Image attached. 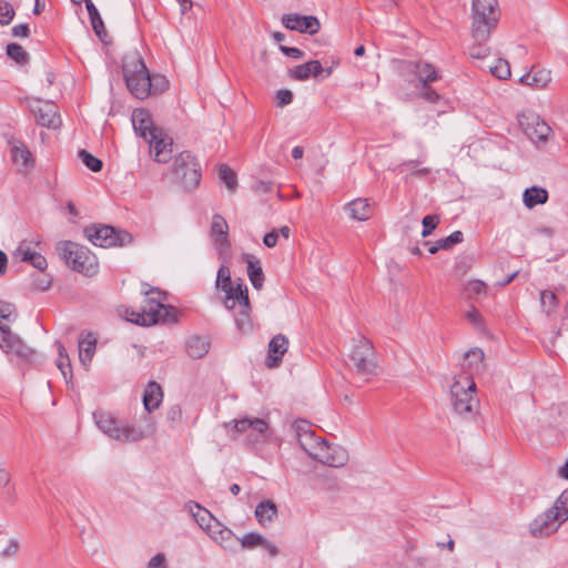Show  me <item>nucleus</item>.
<instances>
[{
  "label": "nucleus",
  "instance_id": "1",
  "mask_svg": "<svg viewBox=\"0 0 568 568\" xmlns=\"http://www.w3.org/2000/svg\"><path fill=\"white\" fill-rule=\"evenodd\" d=\"M93 419L104 435L121 443L141 442L156 432L155 422L148 416H144L143 425L124 424L105 412L93 413Z\"/></svg>",
  "mask_w": 568,
  "mask_h": 568
},
{
  "label": "nucleus",
  "instance_id": "2",
  "mask_svg": "<svg viewBox=\"0 0 568 568\" xmlns=\"http://www.w3.org/2000/svg\"><path fill=\"white\" fill-rule=\"evenodd\" d=\"M17 318L13 304L0 300V348L9 356H16L24 363H34L38 355L34 349L10 331V324Z\"/></svg>",
  "mask_w": 568,
  "mask_h": 568
},
{
  "label": "nucleus",
  "instance_id": "3",
  "mask_svg": "<svg viewBox=\"0 0 568 568\" xmlns=\"http://www.w3.org/2000/svg\"><path fill=\"white\" fill-rule=\"evenodd\" d=\"M499 21L497 0H473L470 36L476 40H489Z\"/></svg>",
  "mask_w": 568,
  "mask_h": 568
},
{
  "label": "nucleus",
  "instance_id": "4",
  "mask_svg": "<svg viewBox=\"0 0 568 568\" xmlns=\"http://www.w3.org/2000/svg\"><path fill=\"white\" fill-rule=\"evenodd\" d=\"M57 252L61 260L78 273L93 276L99 271L97 256L83 245L71 241H63L57 244Z\"/></svg>",
  "mask_w": 568,
  "mask_h": 568
},
{
  "label": "nucleus",
  "instance_id": "5",
  "mask_svg": "<svg viewBox=\"0 0 568 568\" xmlns=\"http://www.w3.org/2000/svg\"><path fill=\"white\" fill-rule=\"evenodd\" d=\"M123 74L129 91L135 98L145 99L151 94V75L139 53L135 52L126 55Z\"/></svg>",
  "mask_w": 568,
  "mask_h": 568
},
{
  "label": "nucleus",
  "instance_id": "6",
  "mask_svg": "<svg viewBox=\"0 0 568 568\" xmlns=\"http://www.w3.org/2000/svg\"><path fill=\"white\" fill-rule=\"evenodd\" d=\"M452 406L456 414L468 416L478 406L476 384L470 375H460L450 386Z\"/></svg>",
  "mask_w": 568,
  "mask_h": 568
},
{
  "label": "nucleus",
  "instance_id": "7",
  "mask_svg": "<svg viewBox=\"0 0 568 568\" xmlns=\"http://www.w3.org/2000/svg\"><path fill=\"white\" fill-rule=\"evenodd\" d=\"M165 295L160 291H152L151 296L145 297L142 308V317L136 320L142 326H151L156 323H172L176 321L178 310L163 304Z\"/></svg>",
  "mask_w": 568,
  "mask_h": 568
},
{
  "label": "nucleus",
  "instance_id": "8",
  "mask_svg": "<svg viewBox=\"0 0 568 568\" xmlns=\"http://www.w3.org/2000/svg\"><path fill=\"white\" fill-rule=\"evenodd\" d=\"M232 424V430L237 435H244L245 443L254 449H260L270 439V426L263 418L243 417L234 419ZM230 425L231 423L226 427Z\"/></svg>",
  "mask_w": 568,
  "mask_h": 568
},
{
  "label": "nucleus",
  "instance_id": "9",
  "mask_svg": "<svg viewBox=\"0 0 568 568\" xmlns=\"http://www.w3.org/2000/svg\"><path fill=\"white\" fill-rule=\"evenodd\" d=\"M349 361L359 376L368 378L377 374L375 351L372 343L365 337L354 339Z\"/></svg>",
  "mask_w": 568,
  "mask_h": 568
},
{
  "label": "nucleus",
  "instance_id": "10",
  "mask_svg": "<svg viewBox=\"0 0 568 568\" xmlns=\"http://www.w3.org/2000/svg\"><path fill=\"white\" fill-rule=\"evenodd\" d=\"M518 123L525 135L538 148L546 145L552 133L548 123L531 110L519 113Z\"/></svg>",
  "mask_w": 568,
  "mask_h": 568
},
{
  "label": "nucleus",
  "instance_id": "11",
  "mask_svg": "<svg viewBox=\"0 0 568 568\" xmlns=\"http://www.w3.org/2000/svg\"><path fill=\"white\" fill-rule=\"evenodd\" d=\"M87 239L95 246H125L132 242V235L110 225H92L84 229Z\"/></svg>",
  "mask_w": 568,
  "mask_h": 568
},
{
  "label": "nucleus",
  "instance_id": "12",
  "mask_svg": "<svg viewBox=\"0 0 568 568\" xmlns=\"http://www.w3.org/2000/svg\"><path fill=\"white\" fill-rule=\"evenodd\" d=\"M174 172L184 189L191 190L199 185L201 172L196 159L187 151L180 153L174 159Z\"/></svg>",
  "mask_w": 568,
  "mask_h": 568
},
{
  "label": "nucleus",
  "instance_id": "13",
  "mask_svg": "<svg viewBox=\"0 0 568 568\" xmlns=\"http://www.w3.org/2000/svg\"><path fill=\"white\" fill-rule=\"evenodd\" d=\"M307 455L331 467H342L348 458L347 452L343 447L331 446L326 440L323 444L307 445Z\"/></svg>",
  "mask_w": 568,
  "mask_h": 568
},
{
  "label": "nucleus",
  "instance_id": "14",
  "mask_svg": "<svg viewBox=\"0 0 568 568\" xmlns=\"http://www.w3.org/2000/svg\"><path fill=\"white\" fill-rule=\"evenodd\" d=\"M30 110L34 114L38 124L48 129H57L61 124L58 115L57 105L51 101L34 100L30 104Z\"/></svg>",
  "mask_w": 568,
  "mask_h": 568
},
{
  "label": "nucleus",
  "instance_id": "15",
  "mask_svg": "<svg viewBox=\"0 0 568 568\" xmlns=\"http://www.w3.org/2000/svg\"><path fill=\"white\" fill-rule=\"evenodd\" d=\"M561 524L564 521L559 519L556 513L547 509L529 524V530L534 537H548L556 532Z\"/></svg>",
  "mask_w": 568,
  "mask_h": 568
},
{
  "label": "nucleus",
  "instance_id": "16",
  "mask_svg": "<svg viewBox=\"0 0 568 568\" xmlns=\"http://www.w3.org/2000/svg\"><path fill=\"white\" fill-rule=\"evenodd\" d=\"M150 151L156 162L166 163L171 159L173 141L161 130H154L153 135L146 139Z\"/></svg>",
  "mask_w": 568,
  "mask_h": 568
},
{
  "label": "nucleus",
  "instance_id": "17",
  "mask_svg": "<svg viewBox=\"0 0 568 568\" xmlns=\"http://www.w3.org/2000/svg\"><path fill=\"white\" fill-rule=\"evenodd\" d=\"M282 23L288 30L307 32L310 34H315L320 30V21L313 16L288 13L282 17Z\"/></svg>",
  "mask_w": 568,
  "mask_h": 568
},
{
  "label": "nucleus",
  "instance_id": "18",
  "mask_svg": "<svg viewBox=\"0 0 568 568\" xmlns=\"http://www.w3.org/2000/svg\"><path fill=\"white\" fill-rule=\"evenodd\" d=\"M229 225L225 219L220 214H214L211 223V237L216 246L219 254H225L230 250Z\"/></svg>",
  "mask_w": 568,
  "mask_h": 568
},
{
  "label": "nucleus",
  "instance_id": "19",
  "mask_svg": "<svg viewBox=\"0 0 568 568\" xmlns=\"http://www.w3.org/2000/svg\"><path fill=\"white\" fill-rule=\"evenodd\" d=\"M288 339L283 334L275 335L268 343L265 365L268 368H276L282 363L283 355L287 352Z\"/></svg>",
  "mask_w": 568,
  "mask_h": 568
},
{
  "label": "nucleus",
  "instance_id": "20",
  "mask_svg": "<svg viewBox=\"0 0 568 568\" xmlns=\"http://www.w3.org/2000/svg\"><path fill=\"white\" fill-rule=\"evenodd\" d=\"M223 292L225 293L223 303L227 310L234 308L236 303L240 307L250 308L247 286L243 284L241 278H237V283L232 284L231 287Z\"/></svg>",
  "mask_w": 568,
  "mask_h": 568
},
{
  "label": "nucleus",
  "instance_id": "21",
  "mask_svg": "<svg viewBox=\"0 0 568 568\" xmlns=\"http://www.w3.org/2000/svg\"><path fill=\"white\" fill-rule=\"evenodd\" d=\"M132 125L135 133L142 136L144 140L153 135L154 130H161L162 128L153 124L151 114L145 109H135L132 113Z\"/></svg>",
  "mask_w": 568,
  "mask_h": 568
},
{
  "label": "nucleus",
  "instance_id": "22",
  "mask_svg": "<svg viewBox=\"0 0 568 568\" xmlns=\"http://www.w3.org/2000/svg\"><path fill=\"white\" fill-rule=\"evenodd\" d=\"M184 507L206 534L213 528L214 524L219 523V520L206 508L195 501H189Z\"/></svg>",
  "mask_w": 568,
  "mask_h": 568
},
{
  "label": "nucleus",
  "instance_id": "23",
  "mask_svg": "<svg viewBox=\"0 0 568 568\" xmlns=\"http://www.w3.org/2000/svg\"><path fill=\"white\" fill-rule=\"evenodd\" d=\"M207 536L225 550H235V535L224 526L221 521L213 525V528L207 532Z\"/></svg>",
  "mask_w": 568,
  "mask_h": 568
},
{
  "label": "nucleus",
  "instance_id": "24",
  "mask_svg": "<svg viewBox=\"0 0 568 568\" xmlns=\"http://www.w3.org/2000/svg\"><path fill=\"white\" fill-rule=\"evenodd\" d=\"M410 72L419 81L418 87L427 85L438 79V74L430 63L412 62L409 63Z\"/></svg>",
  "mask_w": 568,
  "mask_h": 568
},
{
  "label": "nucleus",
  "instance_id": "25",
  "mask_svg": "<svg viewBox=\"0 0 568 568\" xmlns=\"http://www.w3.org/2000/svg\"><path fill=\"white\" fill-rule=\"evenodd\" d=\"M345 210L356 221H366L372 215V207L366 199H355L346 204Z\"/></svg>",
  "mask_w": 568,
  "mask_h": 568
},
{
  "label": "nucleus",
  "instance_id": "26",
  "mask_svg": "<svg viewBox=\"0 0 568 568\" xmlns=\"http://www.w3.org/2000/svg\"><path fill=\"white\" fill-rule=\"evenodd\" d=\"M163 398L161 386L155 382H150L144 390L143 405L148 413L156 409Z\"/></svg>",
  "mask_w": 568,
  "mask_h": 568
},
{
  "label": "nucleus",
  "instance_id": "27",
  "mask_svg": "<svg viewBox=\"0 0 568 568\" xmlns=\"http://www.w3.org/2000/svg\"><path fill=\"white\" fill-rule=\"evenodd\" d=\"M324 71L321 62L318 60H312L306 63L296 65L294 69L290 70V75L295 80H306L311 75L317 77Z\"/></svg>",
  "mask_w": 568,
  "mask_h": 568
},
{
  "label": "nucleus",
  "instance_id": "28",
  "mask_svg": "<svg viewBox=\"0 0 568 568\" xmlns=\"http://www.w3.org/2000/svg\"><path fill=\"white\" fill-rule=\"evenodd\" d=\"M548 201V191L541 186H530L524 191L523 202L527 209L545 204Z\"/></svg>",
  "mask_w": 568,
  "mask_h": 568
},
{
  "label": "nucleus",
  "instance_id": "29",
  "mask_svg": "<svg viewBox=\"0 0 568 568\" xmlns=\"http://www.w3.org/2000/svg\"><path fill=\"white\" fill-rule=\"evenodd\" d=\"M0 496L9 504L17 499L16 486L11 481V473L3 465L0 466Z\"/></svg>",
  "mask_w": 568,
  "mask_h": 568
},
{
  "label": "nucleus",
  "instance_id": "30",
  "mask_svg": "<svg viewBox=\"0 0 568 568\" xmlns=\"http://www.w3.org/2000/svg\"><path fill=\"white\" fill-rule=\"evenodd\" d=\"M97 338L88 333L79 341V358L83 366H88L95 353Z\"/></svg>",
  "mask_w": 568,
  "mask_h": 568
},
{
  "label": "nucleus",
  "instance_id": "31",
  "mask_svg": "<svg viewBox=\"0 0 568 568\" xmlns=\"http://www.w3.org/2000/svg\"><path fill=\"white\" fill-rule=\"evenodd\" d=\"M210 349V342L206 337L191 336L186 341V352L192 358H202Z\"/></svg>",
  "mask_w": 568,
  "mask_h": 568
},
{
  "label": "nucleus",
  "instance_id": "32",
  "mask_svg": "<svg viewBox=\"0 0 568 568\" xmlns=\"http://www.w3.org/2000/svg\"><path fill=\"white\" fill-rule=\"evenodd\" d=\"M255 516L263 526L271 524L277 516V507L271 500L261 501L255 509Z\"/></svg>",
  "mask_w": 568,
  "mask_h": 568
},
{
  "label": "nucleus",
  "instance_id": "33",
  "mask_svg": "<svg viewBox=\"0 0 568 568\" xmlns=\"http://www.w3.org/2000/svg\"><path fill=\"white\" fill-rule=\"evenodd\" d=\"M550 81V71L544 69L534 73H526L520 78L521 83L536 88H545Z\"/></svg>",
  "mask_w": 568,
  "mask_h": 568
},
{
  "label": "nucleus",
  "instance_id": "34",
  "mask_svg": "<svg viewBox=\"0 0 568 568\" xmlns=\"http://www.w3.org/2000/svg\"><path fill=\"white\" fill-rule=\"evenodd\" d=\"M12 160L17 165L29 168L33 164V159L29 149L23 144H14L11 149Z\"/></svg>",
  "mask_w": 568,
  "mask_h": 568
},
{
  "label": "nucleus",
  "instance_id": "35",
  "mask_svg": "<svg viewBox=\"0 0 568 568\" xmlns=\"http://www.w3.org/2000/svg\"><path fill=\"white\" fill-rule=\"evenodd\" d=\"M85 7L91 20L92 29L94 33L102 40L105 33L103 20L91 0H87Z\"/></svg>",
  "mask_w": 568,
  "mask_h": 568
},
{
  "label": "nucleus",
  "instance_id": "36",
  "mask_svg": "<svg viewBox=\"0 0 568 568\" xmlns=\"http://www.w3.org/2000/svg\"><path fill=\"white\" fill-rule=\"evenodd\" d=\"M247 258V275L254 288L260 290L263 286L264 274L258 261L254 262L250 256Z\"/></svg>",
  "mask_w": 568,
  "mask_h": 568
},
{
  "label": "nucleus",
  "instance_id": "37",
  "mask_svg": "<svg viewBox=\"0 0 568 568\" xmlns=\"http://www.w3.org/2000/svg\"><path fill=\"white\" fill-rule=\"evenodd\" d=\"M484 361V352L480 348H471L464 355V368L477 371Z\"/></svg>",
  "mask_w": 568,
  "mask_h": 568
},
{
  "label": "nucleus",
  "instance_id": "38",
  "mask_svg": "<svg viewBox=\"0 0 568 568\" xmlns=\"http://www.w3.org/2000/svg\"><path fill=\"white\" fill-rule=\"evenodd\" d=\"M219 178L226 185L231 193H234L237 186L236 173L226 164L219 168Z\"/></svg>",
  "mask_w": 568,
  "mask_h": 568
},
{
  "label": "nucleus",
  "instance_id": "39",
  "mask_svg": "<svg viewBox=\"0 0 568 568\" xmlns=\"http://www.w3.org/2000/svg\"><path fill=\"white\" fill-rule=\"evenodd\" d=\"M555 511L561 521L568 520V489L564 490L555 500L554 506L549 508Z\"/></svg>",
  "mask_w": 568,
  "mask_h": 568
},
{
  "label": "nucleus",
  "instance_id": "40",
  "mask_svg": "<svg viewBox=\"0 0 568 568\" xmlns=\"http://www.w3.org/2000/svg\"><path fill=\"white\" fill-rule=\"evenodd\" d=\"M473 43L468 48L470 58L485 59L490 54V48L487 45L488 40L471 39Z\"/></svg>",
  "mask_w": 568,
  "mask_h": 568
},
{
  "label": "nucleus",
  "instance_id": "41",
  "mask_svg": "<svg viewBox=\"0 0 568 568\" xmlns=\"http://www.w3.org/2000/svg\"><path fill=\"white\" fill-rule=\"evenodd\" d=\"M7 55L19 64L29 61V53L18 43H9L6 48Z\"/></svg>",
  "mask_w": 568,
  "mask_h": 568
},
{
  "label": "nucleus",
  "instance_id": "42",
  "mask_svg": "<svg viewBox=\"0 0 568 568\" xmlns=\"http://www.w3.org/2000/svg\"><path fill=\"white\" fill-rule=\"evenodd\" d=\"M239 541L242 548L253 549L261 547L265 542V537L260 532L251 531L239 538Z\"/></svg>",
  "mask_w": 568,
  "mask_h": 568
},
{
  "label": "nucleus",
  "instance_id": "43",
  "mask_svg": "<svg viewBox=\"0 0 568 568\" xmlns=\"http://www.w3.org/2000/svg\"><path fill=\"white\" fill-rule=\"evenodd\" d=\"M491 74L498 79H508L510 77V67L507 60L498 59L495 64L488 67Z\"/></svg>",
  "mask_w": 568,
  "mask_h": 568
},
{
  "label": "nucleus",
  "instance_id": "44",
  "mask_svg": "<svg viewBox=\"0 0 568 568\" xmlns=\"http://www.w3.org/2000/svg\"><path fill=\"white\" fill-rule=\"evenodd\" d=\"M235 325L237 331L242 334L251 332L252 324L248 315V308L241 307V311L235 316Z\"/></svg>",
  "mask_w": 568,
  "mask_h": 568
},
{
  "label": "nucleus",
  "instance_id": "45",
  "mask_svg": "<svg viewBox=\"0 0 568 568\" xmlns=\"http://www.w3.org/2000/svg\"><path fill=\"white\" fill-rule=\"evenodd\" d=\"M78 156L81 159V161L85 164L88 169H90L93 172H99L102 169V161L94 155H92L87 150H80L78 152Z\"/></svg>",
  "mask_w": 568,
  "mask_h": 568
},
{
  "label": "nucleus",
  "instance_id": "46",
  "mask_svg": "<svg viewBox=\"0 0 568 568\" xmlns=\"http://www.w3.org/2000/svg\"><path fill=\"white\" fill-rule=\"evenodd\" d=\"M235 283H237V280L235 281ZM232 284H234V282H232L231 280V273L229 267H226L225 265H221L217 271L216 287L222 291H226V288L231 287Z\"/></svg>",
  "mask_w": 568,
  "mask_h": 568
},
{
  "label": "nucleus",
  "instance_id": "47",
  "mask_svg": "<svg viewBox=\"0 0 568 568\" xmlns=\"http://www.w3.org/2000/svg\"><path fill=\"white\" fill-rule=\"evenodd\" d=\"M465 293L468 298L487 293V285L480 280H471L465 285Z\"/></svg>",
  "mask_w": 568,
  "mask_h": 568
},
{
  "label": "nucleus",
  "instance_id": "48",
  "mask_svg": "<svg viewBox=\"0 0 568 568\" xmlns=\"http://www.w3.org/2000/svg\"><path fill=\"white\" fill-rule=\"evenodd\" d=\"M540 304L547 315H549L557 305V297L555 293L550 291H542L540 293Z\"/></svg>",
  "mask_w": 568,
  "mask_h": 568
},
{
  "label": "nucleus",
  "instance_id": "49",
  "mask_svg": "<svg viewBox=\"0 0 568 568\" xmlns=\"http://www.w3.org/2000/svg\"><path fill=\"white\" fill-rule=\"evenodd\" d=\"M182 409L179 405L171 406L166 412V422L171 428H176L182 420Z\"/></svg>",
  "mask_w": 568,
  "mask_h": 568
},
{
  "label": "nucleus",
  "instance_id": "50",
  "mask_svg": "<svg viewBox=\"0 0 568 568\" xmlns=\"http://www.w3.org/2000/svg\"><path fill=\"white\" fill-rule=\"evenodd\" d=\"M439 223V216L436 214H429L423 217V231L422 236L426 237L432 234V232L436 229Z\"/></svg>",
  "mask_w": 568,
  "mask_h": 568
},
{
  "label": "nucleus",
  "instance_id": "51",
  "mask_svg": "<svg viewBox=\"0 0 568 568\" xmlns=\"http://www.w3.org/2000/svg\"><path fill=\"white\" fill-rule=\"evenodd\" d=\"M14 17L13 7L4 0H0V24L6 26L11 22Z\"/></svg>",
  "mask_w": 568,
  "mask_h": 568
},
{
  "label": "nucleus",
  "instance_id": "52",
  "mask_svg": "<svg viewBox=\"0 0 568 568\" xmlns=\"http://www.w3.org/2000/svg\"><path fill=\"white\" fill-rule=\"evenodd\" d=\"M464 240V235L460 231H455L447 237L438 240L439 246H442L443 250H448L453 247L455 244L462 243Z\"/></svg>",
  "mask_w": 568,
  "mask_h": 568
},
{
  "label": "nucleus",
  "instance_id": "53",
  "mask_svg": "<svg viewBox=\"0 0 568 568\" xmlns=\"http://www.w3.org/2000/svg\"><path fill=\"white\" fill-rule=\"evenodd\" d=\"M145 568H169L166 556L163 552H158L149 559Z\"/></svg>",
  "mask_w": 568,
  "mask_h": 568
},
{
  "label": "nucleus",
  "instance_id": "54",
  "mask_svg": "<svg viewBox=\"0 0 568 568\" xmlns=\"http://www.w3.org/2000/svg\"><path fill=\"white\" fill-rule=\"evenodd\" d=\"M34 253L27 241L21 242L16 250V256H19L23 262H29Z\"/></svg>",
  "mask_w": 568,
  "mask_h": 568
},
{
  "label": "nucleus",
  "instance_id": "55",
  "mask_svg": "<svg viewBox=\"0 0 568 568\" xmlns=\"http://www.w3.org/2000/svg\"><path fill=\"white\" fill-rule=\"evenodd\" d=\"M293 428L295 429L296 437H301V436L310 437L313 432L310 423L304 419L295 420L293 424Z\"/></svg>",
  "mask_w": 568,
  "mask_h": 568
},
{
  "label": "nucleus",
  "instance_id": "56",
  "mask_svg": "<svg viewBox=\"0 0 568 568\" xmlns=\"http://www.w3.org/2000/svg\"><path fill=\"white\" fill-rule=\"evenodd\" d=\"M419 88V95L430 102V103H436L438 100H439V94L433 90L429 84L427 85H423V87H418Z\"/></svg>",
  "mask_w": 568,
  "mask_h": 568
},
{
  "label": "nucleus",
  "instance_id": "57",
  "mask_svg": "<svg viewBox=\"0 0 568 568\" xmlns=\"http://www.w3.org/2000/svg\"><path fill=\"white\" fill-rule=\"evenodd\" d=\"M297 439H298L301 447L303 448V450L306 454H307V445L313 446L316 444H323V442H325V439H323L321 437H316L314 432H312V435L310 437L301 436V437H297Z\"/></svg>",
  "mask_w": 568,
  "mask_h": 568
},
{
  "label": "nucleus",
  "instance_id": "58",
  "mask_svg": "<svg viewBox=\"0 0 568 568\" xmlns=\"http://www.w3.org/2000/svg\"><path fill=\"white\" fill-rule=\"evenodd\" d=\"M152 90L151 93L162 92L168 88V80L163 75H153L151 78Z\"/></svg>",
  "mask_w": 568,
  "mask_h": 568
},
{
  "label": "nucleus",
  "instance_id": "59",
  "mask_svg": "<svg viewBox=\"0 0 568 568\" xmlns=\"http://www.w3.org/2000/svg\"><path fill=\"white\" fill-rule=\"evenodd\" d=\"M277 105L283 108L290 104L293 100V93L290 90L283 89L276 92Z\"/></svg>",
  "mask_w": 568,
  "mask_h": 568
},
{
  "label": "nucleus",
  "instance_id": "60",
  "mask_svg": "<svg viewBox=\"0 0 568 568\" xmlns=\"http://www.w3.org/2000/svg\"><path fill=\"white\" fill-rule=\"evenodd\" d=\"M57 367L63 375V377L67 379L68 376L71 377V363L69 355H65V358H58L57 359Z\"/></svg>",
  "mask_w": 568,
  "mask_h": 568
},
{
  "label": "nucleus",
  "instance_id": "61",
  "mask_svg": "<svg viewBox=\"0 0 568 568\" xmlns=\"http://www.w3.org/2000/svg\"><path fill=\"white\" fill-rule=\"evenodd\" d=\"M19 542L16 539H10L7 546L1 551L2 557H14L19 551Z\"/></svg>",
  "mask_w": 568,
  "mask_h": 568
},
{
  "label": "nucleus",
  "instance_id": "62",
  "mask_svg": "<svg viewBox=\"0 0 568 568\" xmlns=\"http://www.w3.org/2000/svg\"><path fill=\"white\" fill-rule=\"evenodd\" d=\"M29 263L41 272H43L48 267V262L45 257L38 252L34 253V255L29 260Z\"/></svg>",
  "mask_w": 568,
  "mask_h": 568
},
{
  "label": "nucleus",
  "instance_id": "63",
  "mask_svg": "<svg viewBox=\"0 0 568 568\" xmlns=\"http://www.w3.org/2000/svg\"><path fill=\"white\" fill-rule=\"evenodd\" d=\"M467 321H469L475 326H480L483 323V318L480 313L471 306L465 314Z\"/></svg>",
  "mask_w": 568,
  "mask_h": 568
},
{
  "label": "nucleus",
  "instance_id": "64",
  "mask_svg": "<svg viewBox=\"0 0 568 568\" xmlns=\"http://www.w3.org/2000/svg\"><path fill=\"white\" fill-rule=\"evenodd\" d=\"M273 190V183L271 181L258 180L253 185V191L260 194L271 192Z\"/></svg>",
  "mask_w": 568,
  "mask_h": 568
}]
</instances>
